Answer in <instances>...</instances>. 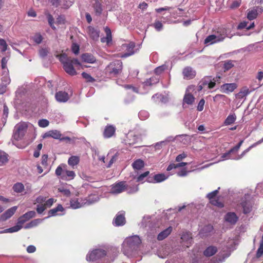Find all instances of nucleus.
<instances>
[{
  "mask_svg": "<svg viewBox=\"0 0 263 263\" xmlns=\"http://www.w3.org/2000/svg\"><path fill=\"white\" fill-rule=\"evenodd\" d=\"M123 63L120 60H115L110 62L104 69L105 74L110 77H117L122 72Z\"/></svg>",
  "mask_w": 263,
  "mask_h": 263,
  "instance_id": "obj_1",
  "label": "nucleus"
},
{
  "mask_svg": "<svg viewBox=\"0 0 263 263\" xmlns=\"http://www.w3.org/2000/svg\"><path fill=\"white\" fill-rule=\"evenodd\" d=\"M60 61L63 63V68L66 73L72 76L77 74L73 65H81V63L78 59L63 56L61 58Z\"/></svg>",
  "mask_w": 263,
  "mask_h": 263,
  "instance_id": "obj_2",
  "label": "nucleus"
},
{
  "mask_svg": "<svg viewBox=\"0 0 263 263\" xmlns=\"http://www.w3.org/2000/svg\"><path fill=\"white\" fill-rule=\"evenodd\" d=\"M28 125L26 122H20L16 125L13 135V138L14 140L18 141L22 140L24 137Z\"/></svg>",
  "mask_w": 263,
  "mask_h": 263,
  "instance_id": "obj_3",
  "label": "nucleus"
},
{
  "mask_svg": "<svg viewBox=\"0 0 263 263\" xmlns=\"http://www.w3.org/2000/svg\"><path fill=\"white\" fill-rule=\"evenodd\" d=\"M226 33L223 31L222 33L216 32L214 34L208 36L204 41V44L206 45H212L216 43L222 41L226 37Z\"/></svg>",
  "mask_w": 263,
  "mask_h": 263,
  "instance_id": "obj_4",
  "label": "nucleus"
},
{
  "mask_svg": "<svg viewBox=\"0 0 263 263\" xmlns=\"http://www.w3.org/2000/svg\"><path fill=\"white\" fill-rule=\"evenodd\" d=\"M106 255V252L101 249H97L93 250L91 253H89L86 258L89 261H95L99 259H100Z\"/></svg>",
  "mask_w": 263,
  "mask_h": 263,
  "instance_id": "obj_5",
  "label": "nucleus"
},
{
  "mask_svg": "<svg viewBox=\"0 0 263 263\" xmlns=\"http://www.w3.org/2000/svg\"><path fill=\"white\" fill-rule=\"evenodd\" d=\"M263 12V7L262 6H255L251 9L248 10L247 18L252 21L257 18L259 14H261Z\"/></svg>",
  "mask_w": 263,
  "mask_h": 263,
  "instance_id": "obj_6",
  "label": "nucleus"
},
{
  "mask_svg": "<svg viewBox=\"0 0 263 263\" xmlns=\"http://www.w3.org/2000/svg\"><path fill=\"white\" fill-rule=\"evenodd\" d=\"M125 223V212L123 211L118 212L113 220V224L115 226L119 227L124 225Z\"/></svg>",
  "mask_w": 263,
  "mask_h": 263,
  "instance_id": "obj_7",
  "label": "nucleus"
},
{
  "mask_svg": "<svg viewBox=\"0 0 263 263\" xmlns=\"http://www.w3.org/2000/svg\"><path fill=\"white\" fill-rule=\"evenodd\" d=\"M126 189V185L125 181H120L112 185L111 193L113 194H119Z\"/></svg>",
  "mask_w": 263,
  "mask_h": 263,
  "instance_id": "obj_8",
  "label": "nucleus"
},
{
  "mask_svg": "<svg viewBox=\"0 0 263 263\" xmlns=\"http://www.w3.org/2000/svg\"><path fill=\"white\" fill-rule=\"evenodd\" d=\"M8 62V60L6 57H3L2 59V68L3 70V75H5L3 78L2 81L5 82L6 83H9L10 80L8 77L9 75V70L7 68V64Z\"/></svg>",
  "mask_w": 263,
  "mask_h": 263,
  "instance_id": "obj_9",
  "label": "nucleus"
},
{
  "mask_svg": "<svg viewBox=\"0 0 263 263\" xmlns=\"http://www.w3.org/2000/svg\"><path fill=\"white\" fill-rule=\"evenodd\" d=\"M183 78L186 80L194 79L196 74V72L191 67L187 66L182 71Z\"/></svg>",
  "mask_w": 263,
  "mask_h": 263,
  "instance_id": "obj_10",
  "label": "nucleus"
},
{
  "mask_svg": "<svg viewBox=\"0 0 263 263\" xmlns=\"http://www.w3.org/2000/svg\"><path fill=\"white\" fill-rule=\"evenodd\" d=\"M126 242L129 247L135 249L141 243V241L139 236H134L127 239Z\"/></svg>",
  "mask_w": 263,
  "mask_h": 263,
  "instance_id": "obj_11",
  "label": "nucleus"
},
{
  "mask_svg": "<svg viewBox=\"0 0 263 263\" xmlns=\"http://www.w3.org/2000/svg\"><path fill=\"white\" fill-rule=\"evenodd\" d=\"M237 86L235 83H225L220 86V90L222 92L229 93L236 89Z\"/></svg>",
  "mask_w": 263,
  "mask_h": 263,
  "instance_id": "obj_12",
  "label": "nucleus"
},
{
  "mask_svg": "<svg viewBox=\"0 0 263 263\" xmlns=\"http://www.w3.org/2000/svg\"><path fill=\"white\" fill-rule=\"evenodd\" d=\"M87 33L90 37L94 41H98L100 35V31L92 26H88L87 28Z\"/></svg>",
  "mask_w": 263,
  "mask_h": 263,
  "instance_id": "obj_13",
  "label": "nucleus"
},
{
  "mask_svg": "<svg viewBox=\"0 0 263 263\" xmlns=\"http://www.w3.org/2000/svg\"><path fill=\"white\" fill-rule=\"evenodd\" d=\"M116 132V128L111 125H107L103 132V137L105 138H109L112 137Z\"/></svg>",
  "mask_w": 263,
  "mask_h": 263,
  "instance_id": "obj_14",
  "label": "nucleus"
},
{
  "mask_svg": "<svg viewBox=\"0 0 263 263\" xmlns=\"http://www.w3.org/2000/svg\"><path fill=\"white\" fill-rule=\"evenodd\" d=\"M55 97L57 101L59 102H66L69 99L68 93L63 91H59L56 92Z\"/></svg>",
  "mask_w": 263,
  "mask_h": 263,
  "instance_id": "obj_15",
  "label": "nucleus"
},
{
  "mask_svg": "<svg viewBox=\"0 0 263 263\" xmlns=\"http://www.w3.org/2000/svg\"><path fill=\"white\" fill-rule=\"evenodd\" d=\"M140 139L138 135H136L133 132H130L127 135L126 142L130 145H133L137 143Z\"/></svg>",
  "mask_w": 263,
  "mask_h": 263,
  "instance_id": "obj_16",
  "label": "nucleus"
},
{
  "mask_svg": "<svg viewBox=\"0 0 263 263\" xmlns=\"http://www.w3.org/2000/svg\"><path fill=\"white\" fill-rule=\"evenodd\" d=\"M62 136V134L58 130H51L45 133L43 136V138H47L49 137H52L55 139H60Z\"/></svg>",
  "mask_w": 263,
  "mask_h": 263,
  "instance_id": "obj_17",
  "label": "nucleus"
},
{
  "mask_svg": "<svg viewBox=\"0 0 263 263\" xmlns=\"http://www.w3.org/2000/svg\"><path fill=\"white\" fill-rule=\"evenodd\" d=\"M17 208V207L16 206H14L8 209L1 215V219L3 221H5L10 218L15 213Z\"/></svg>",
  "mask_w": 263,
  "mask_h": 263,
  "instance_id": "obj_18",
  "label": "nucleus"
},
{
  "mask_svg": "<svg viewBox=\"0 0 263 263\" xmlns=\"http://www.w3.org/2000/svg\"><path fill=\"white\" fill-rule=\"evenodd\" d=\"M224 219L227 222L235 224L238 221V217L235 213L229 212L226 215Z\"/></svg>",
  "mask_w": 263,
  "mask_h": 263,
  "instance_id": "obj_19",
  "label": "nucleus"
},
{
  "mask_svg": "<svg viewBox=\"0 0 263 263\" xmlns=\"http://www.w3.org/2000/svg\"><path fill=\"white\" fill-rule=\"evenodd\" d=\"M81 59L83 62L90 64L96 62V58L91 53H85L81 55Z\"/></svg>",
  "mask_w": 263,
  "mask_h": 263,
  "instance_id": "obj_20",
  "label": "nucleus"
},
{
  "mask_svg": "<svg viewBox=\"0 0 263 263\" xmlns=\"http://www.w3.org/2000/svg\"><path fill=\"white\" fill-rule=\"evenodd\" d=\"M218 249L216 246H210L205 249L203 254L206 257H211L215 255Z\"/></svg>",
  "mask_w": 263,
  "mask_h": 263,
  "instance_id": "obj_21",
  "label": "nucleus"
},
{
  "mask_svg": "<svg viewBox=\"0 0 263 263\" xmlns=\"http://www.w3.org/2000/svg\"><path fill=\"white\" fill-rule=\"evenodd\" d=\"M104 31L106 33V36L105 37H102L101 39V41L102 43H107V44H109L112 41L111 30L109 27H106L104 28Z\"/></svg>",
  "mask_w": 263,
  "mask_h": 263,
  "instance_id": "obj_22",
  "label": "nucleus"
},
{
  "mask_svg": "<svg viewBox=\"0 0 263 263\" xmlns=\"http://www.w3.org/2000/svg\"><path fill=\"white\" fill-rule=\"evenodd\" d=\"M126 47L127 52L121 56L122 58H126L130 56L135 52L134 49L135 47V44L134 43L130 42V43L127 44Z\"/></svg>",
  "mask_w": 263,
  "mask_h": 263,
  "instance_id": "obj_23",
  "label": "nucleus"
},
{
  "mask_svg": "<svg viewBox=\"0 0 263 263\" xmlns=\"http://www.w3.org/2000/svg\"><path fill=\"white\" fill-rule=\"evenodd\" d=\"M172 227H169L164 230L161 232L157 236V239L158 240H162L166 238L172 232Z\"/></svg>",
  "mask_w": 263,
  "mask_h": 263,
  "instance_id": "obj_24",
  "label": "nucleus"
},
{
  "mask_svg": "<svg viewBox=\"0 0 263 263\" xmlns=\"http://www.w3.org/2000/svg\"><path fill=\"white\" fill-rule=\"evenodd\" d=\"M250 93V91L247 86L242 87L239 92L236 95V97L237 99H242Z\"/></svg>",
  "mask_w": 263,
  "mask_h": 263,
  "instance_id": "obj_25",
  "label": "nucleus"
},
{
  "mask_svg": "<svg viewBox=\"0 0 263 263\" xmlns=\"http://www.w3.org/2000/svg\"><path fill=\"white\" fill-rule=\"evenodd\" d=\"M195 101L194 97L190 93H186L183 98V103L187 104L188 105H192Z\"/></svg>",
  "mask_w": 263,
  "mask_h": 263,
  "instance_id": "obj_26",
  "label": "nucleus"
},
{
  "mask_svg": "<svg viewBox=\"0 0 263 263\" xmlns=\"http://www.w3.org/2000/svg\"><path fill=\"white\" fill-rule=\"evenodd\" d=\"M236 120V116L235 114H230L225 119L223 124L224 125H229L234 123Z\"/></svg>",
  "mask_w": 263,
  "mask_h": 263,
  "instance_id": "obj_27",
  "label": "nucleus"
},
{
  "mask_svg": "<svg viewBox=\"0 0 263 263\" xmlns=\"http://www.w3.org/2000/svg\"><path fill=\"white\" fill-rule=\"evenodd\" d=\"M80 158L78 156H72L69 158L68 160V163L70 166H72V168H74V166H76L77 164H78Z\"/></svg>",
  "mask_w": 263,
  "mask_h": 263,
  "instance_id": "obj_28",
  "label": "nucleus"
},
{
  "mask_svg": "<svg viewBox=\"0 0 263 263\" xmlns=\"http://www.w3.org/2000/svg\"><path fill=\"white\" fill-rule=\"evenodd\" d=\"M93 7L96 15H100L103 10L101 4L98 1H96L93 5Z\"/></svg>",
  "mask_w": 263,
  "mask_h": 263,
  "instance_id": "obj_29",
  "label": "nucleus"
},
{
  "mask_svg": "<svg viewBox=\"0 0 263 263\" xmlns=\"http://www.w3.org/2000/svg\"><path fill=\"white\" fill-rule=\"evenodd\" d=\"M133 168L135 170H140L144 166V163L141 159H137L135 160L132 164Z\"/></svg>",
  "mask_w": 263,
  "mask_h": 263,
  "instance_id": "obj_30",
  "label": "nucleus"
},
{
  "mask_svg": "<svg viewBox=\"0 0 263 263\" xmlns=\"http://www.w3.org/2000/svg\"><path fill=\"white\" fill-rule=\"evenodd\" d=\"M41 219H36L31 221L30 222L27 223L24 228L26 229H30L34 227L37 226L40 223L42 222Z\"/></svg>",
  "mask_w": 263,
  "mask_h": 263,
  "instance_id": "obj_31",
  "label": "nucleus"
},
{
  "mask_svg": "<svg viewBox=\"0 0 263 263\" xmlns=\"http://www.w3.org/2000/svg\"><path fill=\"white\" fill-rule=\"evenodd\" d=\"M254 26L255 25L254 23H252L250 25L248 26V22L246 21H243L239 23L237 28L238 29H243L246 28L247 30H250L254 28Z\"/></svg>",
  "mask_w": 263,
  "mask_h": 263,
  "instance_id": "obj_32",
  "label": "nucleus"
},
{
  "mask_svg": "<svg viewBox=\"0 0 263 263\" xmlns=\"http://www.w3.org/2000/svg\"><path fill=\"white\" fill-rule=\"evenodd\" d=\"M64 208L62 205L61 204H59L56 208L49 211L48 217L54 216L58 212H62Z\"/></svg>",
  "mask_w": 263,
  "mask_h": 263,
  "instance_id": "obj_33",
  "label": "nucleus"
},
{
  "mask_svg": "<svg viewBox=\"0 0 263 263\" xmlns=\"http://www.w3.org/2000/svg\"><path fill=\"white\" fill-rule=\"evenodd\" d=\"M243 141L241 140L237 145L233 147L232 148H231L228 153L223 154L222 157V158H226L228 155H229L231 153L233 152H237L238 151V149L240 148L241 145H242Z\"/></svg>",
  "mask_w": 263,
  "mask_h": 263,
  "instance_id": "obj_34",
  "label": "nucleus"
},
{
  "mask_svg": "<svg viewBox=\"0 0 263 263\" xmlns=\"http://www.w3.org/2000/svg\"><path fill=\"white\" fill-rule=\"evenodd\" d=\"M12 188L13 191L17 193H22L24 191V185L21 182L15 183Z\"/></svg>",
  "mask_w": 263,
  "mask_h": 263,
  "instance_id": "obj_35",
  "label": "nucleus"
},
{
  "mask_svg": "<svg viewBox=\"0 0 263 263\" xmlns=\"http://www.w3.org/2000/svg\"><path fill=\"white\" fill-rule=\"evenodd\" d=\"M187 164V163L186 162H180L177 164L171 163L167 166L166 170L167 171H170L173 169L183 167Z\"/></svg>",
  "mask_w": 263,
  "mask_h": 263,
  "instance_id": "obj_36",
  "label": "nucleus"
},
{
  "mask_svg": "<svg viewBox=\"0 0 263 263\" xmlns=\"http://www.w3.org/2000/svg\"><path fill=\"white\" fill-rule=\"evenodd\" d=\"M8 161V155L0 151V166L4 165Z\"/></svg>",
  "mask_w": 263,
  "mask_h": 263,
  "instance_id": "obj_37",
  "label": "nucleus"
},
{
  "mask_svg": "<svg viewBox=\"0 0 263 263\" xmlns=\"http://www.w3.org/2000/svg\"><path fill=\"white\" fill-rule=\"evenodd\" d=\"M212 205L215 206L218 208H222L224 207V203L219 200V198L213 199L209 201Z\"/></svg>",
  "mask_w": 263,
  "mask_h": 263,
  "instance_id": "obj_38",
  "label": "nucleus"
},
{
  "mask_svg": "<svg viewBox=\"0 0 263 263\" xmlns=\"http://www.w3.org/2000/svg\"><path fill=\"white\" fill-rule=\"evenodd\" d=\"M241 204L243 208V213L248 214L251 212L252 207L248 202H247V201L242 202L241 203Z\"/></svg>",
  "mask_w": 263,
  "mask_h": 263,
  "instance_id": "obj_39",
  "label": "nucleus"
},
{
  "mask_svg": "<svg viewBox=\"0 0 263 263\" xmlns=\"http://www.w3.org/2000/svg\"><path fill=\"white\" fill-rule=\"evenodd\" d=\"M219 189L220 187H219L217 190L211 192L206 195V197L209 200V201L217 198L216 197L219 193Z\"/></svg>",
  "mask_w": 263,
  "mask_h": 263,
  "instance_id": "obj_40",
  "label": "nucleus"
},
{
  "mask_svg": "<svg viewBox=\"0 0 263 263\" xmlns=\"http://www.w3.org/2000/svg\"><path fill=\"white\" fill-rule=\"evenodd\" d=\"M263 255V236L262 237V239L260 240L259 247L258 248L256 254V257L257 258H260Z\"/></svg>",
  "mask_w": 263,
  "mask_h": 263,
  "instance_id": "obj_41",
  "label": "nucleus"
},
{
  "mask_svg": "<svg viewBox=\"0 0 263 263\" xmlns=\"http://www.w3.org/2000/svg\"><path fill=\"white\" fill-rule=\"evenodd\" d=\"M23 226L21 225H18L17 223L16 226L12 227L11 228L7 229L5 230V232L7 233H13L18 231L22 228Z\"/></svg>",
  "mask_w": 263,
  "mask_h": 263,
  "instance_id": "obj_42",
  "label": "nucleus"
},
{
  "mask_svg": "<svg viewBox=\"0 0 263 263\" xmlns=\"http://www.w3.org/2000/svg\"><path fill=\"white\" fill-rule=\"evenodd\" d=\"M166 179V177L163 174H158L154 175V179L155 182H160Z\"/></svg>",
  "mask_w": 263,
  "mask_h": 263,
  "instance_id": "obj_43",
  "label": "nucleus"
},
{
  "mask_svg": "<svg viewBox=\"0 0 263 263\" xmlns=\"http://www.w3.org/2000/svg\"><path fill=\"white\" fill-rule=\"evenodd\" d=\"M82 76L83 79H84L86 82H94L95 81V79L92 78L89 74L83 72L82 73Z\"/></svg>",
  "mask_w": 263,
  "mask_h": 263,
  "instance_id": "obj_44",
  "label": "nucleus"
},
{
  "mask_svg": "<svg viewBox=\"0 0 263 263\" xmlns=\"http://www.w3.org/2000/svg\"><path fill=\"white\" fill-rule=\"evenodd\" d=\"M32 39L35 43H36L37 44H39L41 43L43 38L40 33H36L32 37Z\"/></svg>",
  "mask_w": 263,
  "mask_h": 263,
  "instance_id": "obj_45",
  "label": "nucleus"
},
{
  "mask_svg": "<svg viewBox=\"0 0 263 263\" xmlns=\"http://www.w3.org/2000/svg\"><path fill=\"white\" fill-rule=\"evenodd\" d=\"M70 206L73 209H78L81 207V203L78 201V199H73L70 200Z\"/></svg>",
  "mask_w": 263,
  "mask_h": 263,
  "instance_id": "obj_46",
  "label": "nucleus"
},
{
  "mask_svg": "<svg viewBox=\"0 0 263 263\" xmlns=\"http://www.w3.org/2000/svg\"><path fill=\"white\" fill-rule=\"evenodd\" d=\"M159 81V79L156 77H152L149 79L146 80L145 83L147 85H152L154 84L157 83Z\"/></svg>",
  "mask_w": 263,
  "mask_h": 263,
  "instance_id": "obj_47",
  "label": "nucleus"
},
{
  "mask_svg": "<svg viewBox=\"0 0 263 263\" xmlns=\"http://www.w3.org/2000/svg\"><path fill=\"white\" fill-rule=\"evenodd\" d=\"M36 213L34 211H30L23 214L22 216H23V218H25L27 220H29L31 218L34 217Z\"/></svg>",
  "mask_w": 263,
  "mask_h": 263,
  "instance_id": "obj_48",
  "label": "nucleus"
},
{
  "mask_svg": "<svg viewBox=\"0 0 263 263\" xmlns=\"http://www.w3.org/2000/svg\"><path fill=\"white\" fill-rule=\"evenodd\" d=\"M234 66V64L233 63V61L229 60L225 62L223 65V69L224 71H228L232 68Z\"/></svg>",
  "mask_w": 263,
  "mask_h": 263,
  "instance_id": "obj_49",
  "label": "nucleus"
},
{
  "mask_svg": "<svg viewBox=\"0 0 263 263\" xmlns=\"http://www.w3.org/2000/svg\"><path fill=\"white\" fill-rule=\"evenodd\" d=\"M68 180L73 179L75 176V173L72 171L65 170L64 171Z\"/></svg>",
  "mask_w": 263,
  "mask_h": 263,
  "instance_id": "obj_50",
  "label": "nucleus"
},
{
  "mask_svg": "<svg viewBox=\"0 0 263 263\" xmlns=\"http://www.w3.org/2000/svg\"><path fill=\"white\" fill-rule=\"evenodd\" d=\"M49 52V50L46 48H42L39 51V55L42 58L46 57Z\"/></svg>",
  "mask_w": 263,
  "mask_h": 263,
  "instance_id": "obj_51",
  "label": "nucleus"
},
{
  "mask_svg": "<svg viewBox=\"0 0 263 263\" xmlns=\"http://www.w3.org/2000/svg\"><path fill=\"white\" fill-rule=\"evenodd\" d=\"M49 122L46 119H41L38 122V125L41 127H46L49 125Z\"/></svg>",
  "mask_w": 263,
  "mask_h": 263,
  "instance_id": "obj_52",
  "label": "nucleus"
},
{
  "mask_svg": "<svg viewBox=\"0 0 263 263\" xmlns=\"http://www.w3.org/2000/svg\"><path fill=\"white\" fill-rule=\"evenodd\" d=\"M47 18H48V23H49V25L50 26V27L53 30H55V27L53 25L54 18H53V16H52V15H51L50 14H47Z\"/></svg>",
  "mask_w": 263,
  "mask_h": 263,
  "instance_id": "obj_53",
  "label": "nucleus"
},
{
  "mask_svg": "<svg viewBox=\"0 0 263 263\" xmlns=\"http://www.w3.org/2000/svg\"><path fill=\"white\" fill-rule=\"evenodd\" d=\"M0 48L2 52H5L7 49V44L4 39H0Z\"/></svg>",
  "mask_w": 263,
  "mask_h": 263,
  "instance_id": "obj_54",
  "label": "nucleus"
},
{
  "mask_svg": "<svg viewBox=\"0 0 263 263\" xmlns=\"http://www.w3.org/2000/svg\"><path fill=\"white\" fill-rule=\"evenodd\" d=\"M153 26L158 31H160L163 27L162 23L159 21H155Z\"/></svg>",
  "mask_w": 263,
  "mask_h": 263,
  "instance_id": "obj_55",
  "label": "nucleus"
},
{
  "mask_svg": "<svg viewBox=\"0 0 263 263\" xmlns=\"http://www.w3.org/2000/svg\"><path fill=\"white\" fill-rule=\"evenodd\" d=\"M241 3V0H235L233 2L230 6V8L235 9L239 7Z\"/></svg>",
  "mask_w": 263,
  "mask_h": 263,
  "instance_id": "obj_56",
  "label": "nucleus"
},
{
  "mask_svg": "<svg viewBox=\"0 0 263 263\" xmlns=\"http://www.w3.org/2000/svg\"><path fill=\"white\" fill-rule=\"evenodd\" d=\"M205 103V101L203 99H202L200 100L198 105L197 107V109L199 111H201L203 110L204 108V105Z\"/></svg>",
  "mask_w": 263,
  "mask_h": 263,
  "instance_id": "obj_57",
  "label": "nucleus"
},
{
  "mask_svg": "<svg viewBox=\"0 0 263 263\" xmlns=\"http://www.w3.org/2000/svg\"><path fill=\"white\" fill-rule=\"evenodd\" d=\"M71 49H72V52L75 54H78L79 53V50H80L79 46L77 44L73 43L72 45Z\"/></svg>",
  "mask_w": 263,
  "mask_h": 263,
  "instance_id": "obj_58",
  "label": "nucleus"
},
{
  "mask_svg": "<svg viewBox=\"0 0 263 263\" xmlns=\"http://www.w3.org/2000/svg\"><path fill=\"white\" fill-rule=\"evenodd\" d=\"M149 172L148 171H146L143 174L140 175L137 178V182L142 181L145 177L147 176L149 174Z\"/></svg>",
  "mask_w": 263,
  "mask_h": 263,
  "instance_id": "obj_59",
  "label": "nucleus"
},
{
  "mask_svg": "<svg viewBox=\"0 0 263 263\" xmlns=\"http://www.w3.org/2000/svg\"><path fill=\"white\" fill-rule=\"evenodd\" d=\"M46 209L45 205L42 204L38 205L36 208V211L39 214H42Z\"/></svg>",
  "mask_w": 263,
  "mask_h": 263,
  "instance_id": "obj_60",
  "label": "nucleus"
},
{
  "mask_svg": "<svg viewBox=\"0 0 263 263\" xmlns=\"http://www.w3.org/2000/svg\"><path fill=\"white\" fill-rule=\"evenodd\" d=\"M117 158H118V155L117 154H116L115 155H114L110 159V160H109V163L108 164V165H107V167H111V166L112 165V164L115 162L117 160Z\"/></svg>",
  "mask_w": 263,
  "mask_h": 263,
  "instance_id": "obj_61",
  "label": "nucleus"
},
{
  "mask_svg": "<svg viewBox=\"0 0 263 263\" xmlns=\"http://www.w3.org/2000/svg\"><path fill=\"white\" fill-rule=\"evenodd\" d=\"M165 68L163 66H159L155 68L154 72L157 75H159L164 70Z\"/></svg>",
  "mask_w": 263,
  "mask_h": 263,
  "instance_id": "obj_62",
  "label": "nucleus"
},
{
  "mask_svg": "<svg viewBox=\"0 0 263 263\" xmlns=\"http://www.w3.org/2000/svg\"><path fill=\"white\" fill-rule=\"evenodd\" d=\"M61 141L65 142L66 143H70L72 139L69 137H61L59 139Z\"/></svg>",
  "mask_w": 263,
  "mask_h": 263,
  "instance_id": "obj_63",
  "label": "nucleus"
},
{
  "mask_svg": "<svg viewBox=\"0 0 263 263\" xmlns=\"http://www.w3.org/2000/svg\"><path fill=\"white\" fill-rule=\"evenodd\" d=\"M65 20L63 16L59 15L57 18V23L58 24H65Z\"/></svg>",
  "mask_w": 263,
  "mask_h": 263,
  "instance_id": "obj_64",
  "label": "nucleus"
}]
</instances>
